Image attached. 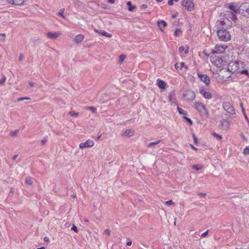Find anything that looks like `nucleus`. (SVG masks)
<instances>
[{"mask_svg": "<svg viewBox=\"0 0 249 249\" xmlns=\"http://www.w3.org/2000/svg\"><path fill=\"white\" fill-rule=\"evenodd\" d=\"M169 101L171 104H174L177 105V99L175 97V94L174 93H171L169 96Z\"/></svg>", "mask_w": 249, "mask_h": 249, "instance_id": "obj_17", "label": "nucleus"}, {"mask_svg": "<svg viewBox=\"0 0 249 249\" xmlns=\"http://www.w3.org/2000/svg\"><path fill=\"white\" fill-rule=\"evenodd\" d=\"M213 136L219 140L222 139V136L216 133H213Z\"/></svg>", "mask_w": 249, "mask_h": 249, "instance_id": "obj_32", "label": "nucleus"}, {"mask_svg": "<svg viewBox=\"0 0 249 249\" xmlns=\"http://www.w3.org/2000/svg\"><path fill=\"white\" fill-rule=\"evenodd\" d=\"M199 92L205 99H211L212 98L211 93L206 91L203 88H200L199 89Z\"/></svg>", "mask_w": 249, "mask_h": 249, "instance_id": "obj_12", "label": "nucleus"}, {"mask_svg": "<svg viewBox=\"0 0 249 249\" xmlns=\"http://www.w3.org/2000/svg\"><path fill=\"white\" fill-rule=\"evenodd\" d=\"M195 97L196 94L195 92L191 90L185 91L183 94L184 99L188 102L192 101L195 99Z\"/></svg>", "mask_w": 249, "mask_h": 249, "instance_id": "obj_5", "label": "nucleus"}, {"mask_svg": "<svg viewBox=\"0 0 249 249\" xmlns=\"http://www.w3.org/2000/svg\"><path fill=\"white\" fill-rule=\"evenodd\" d=\"M178 63H176L175 64V68L176 69H178V68H180V69H182V68H185V69H188V67L187 66H186L185 65V63L184 62H181L179 64V66H178Z\"/></svg>", "mask_w": 249, "mask_h": 249, "instance_id": "obj_21", "label": "nucleus"}, {"mask_svg": "<svg viewBox=\"0 0 249 249\" xmlns=\"http://www.w3.org/2000/svg\"><path fill=\"white\" fill-rule=\"evenodd\" d=\"M6 81V77L3 76L2 78L0 79V84H3Z\"/></svg>", "mask_w": 249, "mask_h": 249, "instance_id": "obj_43", "label": "nucleus"}, {"mask_svg": "<svg viewBox=\"0 0 249 249\" xmlns=\"http://www.w3.org/2000/svg\"><path fill=\"white\" fill-rule=\"evenodd\" d=\"M231 19L235 21V20H236L237 19V17L236 16H235V15L234 14V13L233 12H231Z\"/></svg>", "mask_w": 249, "mask_h": 249, "instance_id": "obj_34", "label": "nucleus"}, {"mask_svg": "<svg viewBox=\"0 0 249 249\" xmlns=\"http://www.w3.org/2000/svg\"><path fill=\"white\" fill-rule=\"evenodd\" d=\"M194 107L199 112L204 113H206L208 114L207 109L205 106L200 102H196L194 104Z\"/></svg>", "mask_w": 249, "mask_h": 249, "instance_id": "obj_8", "label": "nucleus"}, {"mask_svg": "<svg viewBox=\"0 0 249 249\" xmlns=\"http://www.w3.org/2000/svg\"><path fill=\"white\" fill-rule=\"evenodd\" d=\"M18 155H14V156L12 157V159H13V160H16V158L18 157Z\"/></svg>", "mask_w": 249, "mask_h": 249, "instance_id": "obj_55", "label": "nucleus"}, {"mask_svg": "<svg viewBox=\"0 0 249 249\" xmlns=\"http://www.w3.org/2000/svg\"><path fill=\"white\" fill-rule=\"evenodd\" d=\"M78 113L75 112V111H71L70 112V114L71 116H77L78 115Z\"/></svg>", "mask_w": 249, "mask_h": 249, "instance_id": "obj_42", "label": "nucleus"}, {"mask_svg": "<svg viewBox=\"0 0 249 249\" xmlns=\"http://www.w3.org/2000/svg\"><path fill=\"white\" fill-rule=\"evenodd\" d=\"M108 0V2L111 3V4H113L115 2V0Z\"/></svg>", "mask_w": 249, "mask_h": 249, "instance_id": "obj_58", "label": "nucleus"}, {"mask_svg": "<svg viewBox=\"0 0 249 249\" xmlns=\"http://www.w3.org/2000/svg\"><path fill=\"white\" fill-rule=\"evenodd\" d=\"M212 63L217 68H221L224 65V61L220 56L212 55L210 57Z\"/></svg>", "mask_w": 249, "mask_h": 249, "instance_id": "obj_3", "label": "nucleus"}, {"mask_svg": "<svg viewBox=\"0 0 249 249\" xmlns=\"http://www.w3.org/2000/svg\"><path fill=\"white\" fill-rule=\"evenodd\" d=\"M181 32L180 29H177L174 32V35L176 36H179L181 35Z\"/></svg>", "mask_w": 249, "mask_h": 249, "instance_id": "obj_26", "label": "nucleus"}, {"mask_svg": "<svg viewBox=\"0 0 249 249\" xmlns=\"http://www.w3.org/2000/svg\"><path fill=\"white\" fill-rule=\"evenodd\" d=\"M71 230L74 231L76 233H77L78 232L77 228L74 225H73V226H72Z\"/></svg>", "mask_w": 249, "mask_h": 249, "instance_id": "obj_38", "label": "nucleus"}, {"mask_svg": "<svg viewBox=\"0 0 249 249\" xmlns=\"http://www.w3.org/2000/svg\"><path fill=\"white\" fill-rule=\"evenodd\" d=\"M88 109L90 110L93 113H95L96 112V109L94 107H88Z\"/></svg>", "mask_w": 249, "mask_h": 249, "instance_id": "obj_35", "label": "nucleus"}, {"mask_svg": "<svg viewBox=\"0 0 249 249\" xmlns=\"http://www.w3.org/2000/svg\"><path fill=\"white\" fill-rule=\"evenodd\" d=\"M25 98H23H23H18L17 100L18 101H22L25 100Z\"/></svg>", "mask_w": 249, "mask_h": 249, "instance_id": "obj_59", "label": "nucleus"}, {"mask_svg": "<svg viewBox=\"0 0 249 249\" xmlns=\"http://www.w3.org/2000/svg\"><path fill=\"white\" fill-rule=\"evenodd\" d=\"M160 142V140L154 142H150L148 144V146L151 147L154 145H157Z\"/></svg>", "mask_w": 249, "mask_h": 249, "instance_id": "obj_31", "label": "nucleus"}, {"mask_svg": "<svg viewBox=\"0 0 249 249\" xmlns=\"http://www.w3.org/2000/svg\"><path fill=\"white\" fill-rule=\"evenodd\" d=\"M165 203L166 205L169 206V205H172L173 204V202L172 201V200H168V201H166L165 202Z\"/></svg>", "mask_w": 249, "mask_h": 249, "instance_id": "obj_41", "label": "nucleus"}, {"mask_svg": "<svg viewBox=\"0 0 249 249\" xmlns=\"http://www.w3.org/2000/svg\"><path fill=\"white\" fill-rule=\"evenodd\" d=\"M131 244H132V241L130 240L128 241L126 243V245L128 246H130V245H131Z\"/></svg>", "mask_w": 249, "mask_h": 249, "instance_id": "obj_53", "label": "nucleus"}, {"mask_svg": "<svg viewBox=\"0 0 249 249\" xmlns=\"http://www.w3.org/2000/svg\"><path fill=\"white\" fill-rule=\"evenodd\" d=\"M61 35L60 32H49L46 34V36L51 39H55Z\"/></svg>", "mask_w": 249, "mask_h": 249, "instance_id": "obj_13", "label": "nucleus"}, {"mask_svg": "<svg viewBox=\"0 0 249 249\" xmlns=\"http://www.w3.org/2000/svg\"><path fill=\"white\" fill-rule=\"evenodd\" d=\"M197 195L201 196V197H205L206 195V193H197Z\"/></svg>", "mask_w": 249, "mask_h": 249, "instance_id": "obj_46", "label": "nucleus"}, {"mask_svg": "<svg viewBox=\"0 0 249 249\" xmlns=\"http://www.w3.org/2000/svg\"><path fill=\"white\" fill-rule=\"evenodd\" d=\"M44 240L46 241H49V238L47 237H45L44 238Z\"/></svg>", "mask_w": 249, "mask_h": 249, "instance_id": "obj_61", "label": "nucleus"}, {"mask_svg": "<svg viewBox=\"0 0 249 249\" xmlns=\"http://www.w3.org/2000/svg\"><path fill=\"white\" fill-rule=\"evenodd\" d=\"M240 106L242 107L243 112H244V109L243 107V104L242 103H240Z\"/></svg>", "mask_w": 249, "mask_h": 249, "instance_id": "obj_60", "label": "nucleus"}, {"mask_svg": "<svg viewBox=\"0 0 249 249\" xmlns=\"http://www.w3.org/2000/svg\"><path fill=\"white\" fill-rule=\"evenodd\" d=\"M217 35L218 39L221 41L227 42L231 38L230 32L224 29L218 30L217 32Z\"/></svg>", "mask_w": 249, "mask_h": 249, "instance_id": "obj_1", "label": "nucleus"}, {"mask_svg": "<svg viewBox=\"0 0 249 249\" xmlns=\"http://www.w3.org/2000/svg\"><path fill=\"white\" fill-rule=\"evenodd\" d=\"M110 233V231L109 229H107L104 232V234H107V235H109Z\"/></svg>", "mask_w": 249, "mask_h": 249, "instance_id": "obj_45", "label": "nucleus"}, {"mask_svg": "<svg viewBox=\"0 0 249 249\" xmlns=\"http://www.w3.org/2000/svg\"><path fill=\"white\" fill-rule=\"evenodd\" d=\"M0 36H5V34H0Z\"/></svg>", "mask_w": 249, "mask_h": 249, "instance_id": "obj_62", "label": "nucleus"}, {"mask_svg": "<svg viewBox=\"0 0 249 249\" xmlns=\"http://www.w3.org/2000/svg\"><path fill=\"white\" fill-rule=\"evenodd\" d=\"M157 23H158V25L159 28H160V27H165L167 26V23H166V22H165L163 20L158 21Z\"/></svg>", "mask_w": 249, "mask_h": 249, "instance_id": "obj_20", "label": "nucleus"}, {"mask_svg": "<svg viewBox=\"0 0 249 249\" xmlns=\"http://www.w3.org/2000/svg\"><path fill=\"white\" fill-rule=\"evenodd\" d=\"M134 131L133 129L126 130L123 133V136L126 137H130L133 135Z\"/></svg>", "mask_w": 249, "mask_h": 249, "instance_id": "obj_18", "label": "nucleus"}, {"mask_svg": "<svg viewBox=\"0 0 249 249\" xmlns=\"http://www.w3.org/2000/svg\"><path fill=\"white\" fill-rule=\"evenodd\" d=\"M147 8V5L146 4H142L141 6V9H146Z\"/></svg>", "mask_w": 249, "mask_h": 249, "instance_id": "obj_49", "label": "nucleus"}, {"mask_svg": "<svg viewBox=\"0 0 249 249\" xmlns=\"http://www.w3.org/2000/svg\"><path fill=\"white\" fill-rule=\"evenodd\" d=\"M197 76L200 80L206 85H209L210 84V79L207 75L198 72Z\"/></svg>", "mask_w": 249, "mask_h": 249, "instance_id": "obj_11", "label": "nucleus"}, {"mask_svg": "<svg viewBox=\"0 0 249 249\" xmlns=\"http://www.w3.org/2000/svg\"><path fill=\"white\" fill-rule=\"evenodd\" d=\"M185 48L183 46H180L178 48V51L180 53H182L184 51Z\"/></svg>", "mask_w": 249, "mask_h": 249, "instance_id": "obj_44", "label": "nucleus"}, {"mask_svg": "<svg viewBox=\"0 0 249 249\" xmlns=\"http://www.w3.org/2000/svg\"><path fill=\"white\" fill-rule=\"evenodd\" d=\"M184 52L185 54L188 53H189V48L187 47L186 49H184Z\"/></svg>", "mask_w": 249, "mask_h": 249, "instance_id": "obj_52", "label": "nucleus"}, {"mask_svg": "<svg viewBox=\"0 0 249 249\" xmlns=\"http://www.w3.org/2000/svg\"><path fill=\"white\" fill-rule=\"evenodd\" d=\"M8 3L15 5V0H7Z\"/></svg>", "mask_w": 249, "mask_h": 249, "instance_id": "obj_48", "label": "nucleus"}, {"mask_svg": "<svg viewBox=\"0 0 249 249\" xmlns=\"http://www.w3.org/2000/svg\"><path fill=\"white\" fill-rule=\"evenodd\" d=\"M177 108H178V113L180 114H182L184 115H187V112L186 111H185L184 110H183L182 108H180L178 107Z\"/></svg>", "mask_w": 249, "mask_h": 249, "instance_id": "obj_23", "label": "nucleus"}, {"mask_svg": "<svg viewBox=\"0 0 249 249\" xmlns=\"http://www.w3.org/2000/svg\"><path fill=\"white\" fill-rule=\"evenodd\" d=\"M84 38V36L83 35L78 34L76 35V36L74 37V38L73 39V41L75 43H78L82 42Z\"/></svg>", "mask_w": 249, "mask_h": 249, "instance_id": "obj_15", "label": "nucleus"}, {"mask_svg": "<svg viewBox=\"0 0 249 249\" xmlns=\"http://www.w3.org/2000/svg\"><path fill=\"white\" fill-rule=\"evenodd\" d=\"M24 58V56L22 54H20L19 55V58H18V59L19 61H21L23 60V59Z\"/></svg>", "mask_w": 249, "mask_h": 249, "instance_id": "obj_47", "label": "nucleus"}, {"mask_svg": "<svg viewBox=\"0 0 249 249\" xmlns=\"http://www.w3.org/2000/svg\"><path fill=\"white\" fill-rule=\"evenodd\" d=\"M193 138H194V142L196 144L197 143V139L196 138V137H195V135L194 134L193 135Z\"/></svg>", "mask_w": 249, "mask_h": 249, "instance_id": "obj_54", "label": "nucleus"}, {"mask_svg": "<svg viewBox=\"0 0 249 249\" xmlns=\"http://www.w3.org/2000/svg\"><path fill=\"white\" fill-rule=\"evenodd\" d=\"M190 146L191 147H192V148L195 150H197V149L194 146H193L192 144H190Z\"/></svg>", "mask_w": 249, "mask_h": 249, "instance_id": "obj_56", "label": "nucleus"}, {"mask_svg": "<svg viewBox=\"0 0 249 249\" xmlns=\"http://www.w3.org/2000/svg\"><path fill=\"white\" fill-rule=\"evenodd\" d=\"M25 0H15V5H22Z\"/></svg>", "mask_w": 249, "mask_h": 249, "instance_id": "obj_25", "label": "nucleus"}, {"mask_svg": "<svg viewBox=\"0 0 249 249\" xmlns=\"http://www.w3.org/2000/svg\"><path fill=\"white\" fill-rule=\"evenodd\" d=\"M181 5L185 7L188 11H192L194 8V4L190 0H183L181 2Z\"/></svg>", "mask_w": 249, "mask_h": 249, "instance_id": "obj_7", "label": "nucleus"}, {"mask_svg": "<svg viewBox=\"0 0 249 249\" xmlns=\"http://www.w3.org/2000/svg\"><path fill=\"white\" fill-rule=\"evenodd\" d=\"M47 141L46 138H44L41 140V143L42 145H44Z\"/></svg>", "mask_w": 249, "mask_h": 249, "instance_id": "obj_40", "label": "nucleus"}, {"mask_svg": "<svg viewBox=\"0 0 249 249\" xmlns=\"http://www.w3.org/2000/svg\"><path fill=\"white\" fill-rule=\"evenodd\" d=\"M193 168L196 171H198L201 169V166L198 164H195L192 166Z\"/></svg>", "mask_w": 249, "mask_h": 249, "instance_id": "obj_28", "label": "nucleus"}, {"mask_svg": "<svg viewBox=\"0 0 249 249\" xmlns=\"http://www.w3.org/2000/svg\"><path fill=\"white\" fill-rule=\"evenodd\" d=\"M183 118L190 124H192L193 122L190 118L186 117L185 116H184Z\"/></svg>", "mask_w": 249, "mask_h": 249, "instance_id": "obj_33", "label": "nucleus"}, {"mask_svg": "<svg viewBox=\"0 0 249 249\" xmlns=\"http://www.w3.org/2000/svg\"><path fill=\"white\" fill-rule=\"evenodd\" d=\"M94 144V142L92 140L89 139L84 142L80 143L79 146L80 149H82L85 148L92 147L93 146Z\"/></svg>", "mask_w": 249, "mask_h": 249, "instance_id": "obj_9", "label": "nucleus"}, {"mask_svg": "<svg viewBox=\"0 0 249 249\" xmlns=\"http://www.w3.org/2000/svg\"><path fill=\"white\" fill-rule=\"evenodd\" d=\"M243 66V63L238 61H232L229 63L228 70L232 73L239 72L241 67Z\"/></svg>", "mask_w": 249, "mask_h": 249, "instance_id": "obj_2", "label": "nucleus"}, {"mask_svg": "<svg viewBox=\"0 0 249 249\" xmlns=\"http://www.w3.org/2000/svg\"><path fill=\"white\" fill-rule=\"evenodd\" d=\"M95 31L96 32H98V31L97 30H96ZM98 33L101 34L103 36H107V37H111L112 36V35L111 34L107 33V32H106L104 30H103V31L100 30V32H98Z\"/></svg>", "mask_w": 249, "mask_h": 249, "instance_id": "obj_19", "label": "nucleus"}, {"mask_svg": "<svg viewBox=\"0 0 249 249\" xmlns=\"http://www.w3.org/2000/svg\"><path fill=\"white\" fill-rule=\"evenodd\" d=\"M243 113H244V117L245 118V119L249 123V119H248L247 115L246 114L245 111L243 112Z\"/></svg>", "mask_w": 249, "mask_h": 249, "instance_id": "obj_51", "label": "nucleus"}, {"mask_svg": "<svg viewBox=\"0 0 249 249\" xmlns=\"http://www.w3.org/2000/svg\"><path fill=\"white\" fill-rule=\"evenodd\" d=\"M25 182L29 185H32L33 184V181L32 180L31 178L28 177L26 178Z\"/></svg>", "mask_w": 249, "mask_h": 249, "instance_id": "obj_29", "label": "nucleus"}, {"mask_svg": "<svg viewBox=\"0 0 249 249\" xmlns=\"http://www.w3.org/2000/svg\"><path fill=\"white\" fill-rule=\"evenodd\" d=\"M223 108L229 114L234 115L236 114L235 110L230 103L225 102L222 105Z\"/></svg>", "mask_w": 249, "mask_h": 249, "instance_id": "obj_4", "label": "nucleus"}, {"mask_svg": "<svg viewBox=\"0 0 249 249\" xmlns=\"http://www.w3.org/2000/svg\"><path fill=\"white\" fill-rule=\"evenodd\" d=\"M29 85H30V86H31V87L34 86V85H35L34 83L32 82H29Z\"/></svg>", "mask_w": 249, "mask_h": 249, "instance_id": "obj_57", "label": "nucleus"}, {"mask_svg": "<svg viewBox=\"0 0 249 249\" xmlns=\"http://www.w3.org/2000/svg\"><path fill=\"white\" fill-rule=\"evenodd\" d=\"M126 58V56L124 54H122L120 56V61L122 62Z\"/></svg>", "mask_w": 249, "mask_h": 249, "instance_id": "obj_37", "label": "nucleus"}, {"mask_svg": "<svg viewBox=\"0 0 249 249\" xmlns=\"http://www.w3.org/2000/svg\"><path fill=\"white\" fill-rule=\"evenodd\" d=\"M220 126L222 130L227 131L230 128V123L227 120L222 119L220 121Z\"/></svg>", "mask_w": 249, "mask_h": 249, "instance_id": "obj_10", "label": "nucleus"}, {"mask_svg": "<svg viewBox=\"0 0 249 249\" xmlns=\"http://www.w3.org/2000/svg\"><path fill=\"white\" fill-rule=\"evenodd\" d=\"M173 0H169L168 1V4L169 5H173Z\"/></svg>", "mask_w": 249, "mask_h": 249, "instance_id": "obj_50", "label": "nucleus"}, {"mask_svg": "<svg viewBox=\"0 0 249 249\" xmlns=\"http://www.w3.org/2000/svg\"><path fill=\"white\" fill-rule=\"evenodd\" d=\"M160 31L162 32H164V30L162 29V27H160Z\"/></svg>", "mask_w": 249, "mask_h": 249, "instance_id": "obj_64", "label": "nucleus"}, {"mask_svg": "<svg viewBox=\"0 0 249 249\" xmlns=\"http://www.w3.org/2000/svg\"><path fill=\"white\" fill-rule=\"evenodd\" d=\"M226 7H228L229 9H230L232 11L231 12L233 13H236L238 9L237 6H234V3L231 2L230 3L226 5Z\"/></svg>", "mask_w": 249, "mask_h": 249, "instance_id": "obj_14", "label": "nucleus"}, {"mask_svg": "<svg viewBox=\"0 0 249 249\" xmlns=\"http://www.w3.org/2000/svg\"><path fill=\"white\" fill-rule=\"evenodd\" d=\"M208 231L209 230H208L207 231L202 233L200 237L201 238H205V237H206L208 235Z\"/></svg>", "mask_w": 249, "mask_h": 249, "instance_id": "obj_36", "label": "nucleus"}, {"mask_svg": "<svg viewBox=\"0 0 249 249\" xmlns=\"http://www.w3.org/2000/svg\"><path fill=\"white\" fill-rule=\"evenodd\" d=\"M157 85L160 89H164L166 86V83L163 80L160 79L157 80Z\"/></svg>", "mask_w": 249, "mask_h": 249, "instance_id": "obj_16", "label": "nucleus"}, {"mask_svg": "<svg viewBox=\"0 0 249 249\" xmlns=\"http://www.w3.org/2000/svg\"><path fill=\"white\" fill-rule=\"evenodd\" d=\"M19 131V130H16L14 131H12L10 132V135L12 136H14L16 135Z\"/></svg>", "mask_w": 249, "mask_h": 249, "instance_id": "obj_39", "label": "nucleus"}, {"mask_svg": "<svg viewBox=\"0 0 249 249\" xmlns=\"http://www.w3.org/2000/svg\"><path fill=\"white\" fill-rule=\"evenodd\" d=\"M64 12V9L62 8L59 10V12L57 13V15L58 16H60L63 18H65V16L63 15Z\"/></svg>", "mask_w": 249, "mask_h": 249, "instance_id": "obj_22", "label": "nucleus"}, {"mask_svg": "<svg viewBox=\"0 0 249 249\" xmlns=\"http://www.w3.org/2000/svg\"><path fill=\"white\" fill-rule=\"evenodd\" d=\"M243 153L244 155H249V147L248 146L246 147V148L243 150Z\"/></svg>", "mask_w": 249, "mask_h": 249, "instance_id": "obj_30", "label": "nucleus"}, {"mask_svg": "<svg viewBox=\"0 0 249 249\" xmlns=\"http://www.w3.org/2000/svg\"><path fill=\"white\" fill-rule=\"evenodd\" d=\"M239 73H240L241 74H245L248 77H249V72L247 70H241Z\"/></svg>", "mask_w": 249, "mask_h": 249, "instance_id": "obj_27", "label": "nucleus"}, {"mask_svg": "<svg viewBox=\"0 0 249 249\" xmlns=\"http://www.w3.org/2000/svg\"><path fill=\"white\" fill-rule=\"evenodd\" d=\"M36 249H45L44 247H42L41 248H37Z\"/></svg>", "mask_w": 249, "mask_h": 249, "instance_id": "obj_63", "label": "nucleus"}, {"mask_svg": "<svg viewBox=\"0 0 249 249\" xmlns=\"http://www.w3.org/2000/svg\"><path fill=\"white\" fill-rule=\"evenodd\" d=\"M126 4L128 6V10L129 11H132L135 8V6H132L131 5V2L129 1L127 2Z\"/></svg>", "mask_w": 249, "mask_h": 249, "instance_id": "obj_24", "label": "nucleus"}, {"mask_svg": "<svg viewBox=\"0 0 249 249\" xmlns=\"http://www.w3.org/2000/svg\"><path fill=\"white\" fill-rule=\"evenodd\" d=\"M227 48V46L226 45L217 44L214 49L212 50V53L213 54L215 53H222L225 52Z\"/></svg>", "mask_w": 249, "mask_h": 249, "instance_id": "obj_6", "label": "nucleus"}]
</instances>
